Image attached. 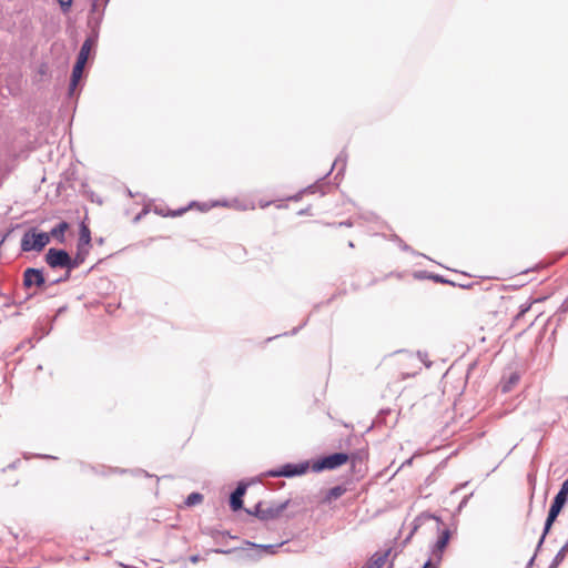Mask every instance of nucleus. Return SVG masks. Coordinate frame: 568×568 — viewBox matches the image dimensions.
<instances>
[{
    "instance_id": "f257e3e1",
    "label": "nucleus",
    "mask_w": 568,
    "mask_h": 568,
    "mask_svg": "<svg viewBox=\"0 0 568 568\" xmlns=\"http://www.w3.org/2000/svg\"><path fill=\"white\" fill-rule=\"evenodd\" d=\"M365 446L366 442L362 435L348 434L338 440L336 448L339 453H348L349 462L355 466L357 462L363 459Z\"/></svg>"
},
{
    "instance_id": "f03ea898",
    "label": "nucleus",
    "mask_w": 568,
    "mask_h": 568,
    "mask_svg": "<svg viewBox=\"0 0 568 568\" xmlns=\"http://www.w3.org/2000/svg\"><path fill=\"white\" fill-rule=\"evenodd\" d=\"M348 462V453L335 452L328 455L321 456L317 459H314L311 464V468L314 473H322L324 470L337 469Z\"/></svg>"
},
{
    "instance_id": "7ed1b4c3",
    "label": "nucleus",
    "mask_w": 568,
    "mask_h": 568,
    "mask_svg": "<svg viewBox=\"0 0 568 568\" xmlns=\"http://www.w3.org/2000/svg\"><path fill=\"white\" fill-rule=\"evenodd\" d=\"M44 260L51 268H64L68 271L77 268V263L74 261L72 263L69 253L62 248H49L45 253Z\"/></svg>"
},
{
    "instance_id": "20e7f679",
    "label": "nucleus",
    "mask_w": 568,
    "mask_h": 568,
    "mask_svg": "<svg viewBox=\"0 0 568 568\" xmlns=\"http://www.w3.org/2000/svg\"><path fill=\"white\" fill-rule=\"evenodd\" d=\"M567 501L568 499H566V497H562L561 495L557 494L555 495L544 525L541 537L537 544V549L541 548L546 536L549 534L554 523L556 521L557 517L559 516L560 511L562 510Z\"/></svg>"
},
{
    "instance_id": "39448f33",
    "label": "nucleus",
    "mask_w": 568,
    "mask_h": 568,
    "mask_svg": "<svg viewBox=\"0 0 568 568\" xmlns=\"http://www.w3.org/2000/svg\"><path fill=\"white\" fill-rule=\"evenodd\" d=\"M310 468L308 462L286 463L278 468L270 469L266 471V476L293 478L306 474Z\"/></svg>"
},
{
    "instance_id": "423d86ee",
    "label": "nucleus",
    "mask_w": 568,
    "mask_h": 568,
    "mask_svg": "<svg viewBox=\"0 0 568 568\" xmlns=\"http://www.w3.org/2000/svg\"><path fill=\"white\" fill-rule=\"evenodd\" d=\"M50 242V235L45 232L37 233L34 230L24 233L21 239V250L23 252H40Z\"/></svg>"
},
{
    "instance_id": "0eeeda50",
    "label": "nucleus",
    "mask_w": 568,
    "mask_h": 568,
    "mask_svg": "<svg viewBox=\"0 0 568 568\" xmlns=\"http://www.w3.org/2000/svg\"><path fill=\"white\" fill-rule=\"evenodd\" d=\"M247 547L244 548H234V549H212V552L215 554H231V552H237V556L242 560H250V561H257L260 560L263 555L258 548V544L246 541Z\"/></svg>"
},
{
    "instance_id": "6e6552de",
    "label": "nucleus",
    "mask_w": 568,
    "mask_h": 568,
    "mask_svg": "<svg viewBox=\"0 0 568 568\" xmlns=\"http://www.w3.org/2000/svg\"><path fill=\"white\" fill-rule=\"evenodd\" d=\"M288 505L290 499L282 503H266V505L263 506V521L277 519Z\"/></svg>"
},
{
    "instance_id": "1a4fd4ad",
    "label": "nucleus",
    "mask_w": 568,
    "mask_h": 568,
    "mask_svg": "<svg viewBox=\"0 0 568 568\" xmlns=\"http://www.w3.org/2000/svg\"><path fill=\"white\" fill-rule=\"evenodd\" d=\"M44 283L45 277L42 270L29 267L23 272V286L26 288H30L33 285L41 287Z\"/></svg>"
},
{
    "instance_id": "9d476101",
    "label": "nucleus",
    "mask_w": 568,
    "mask_h": 568,
    "mask_svg": "<svg viewBox=\"0 0 568 568\" xmlns=\"http://www.w3.org/2000/svg\"><path fill=\"white\" fill-rule=\"evenodd\" d=\"M247 489V484L245 481H239L235 489L230 495L229 505L233 511H239L244 509L243 507V496L245 495Z\"/></svg>"
},
{
    "instance_id": "9b49d317",
    "label": "nucleus",
    "mask_w": 568,
    "mask_h": 568,
    "mask_svg": "<svg viewBox=\"0 0 568 568\" xmlns=\"http://www.w3.org/2000/svg\"><path fill=\"white\" fill-rule=\"evenodd\" d=\"M452 532L448 528L442 530L440 536L434 544L432 548V552L435 557H437L438 561L442 560V554L448 546L449 539H450Z\"/></svg>"
},
{
    "instance_id": "f8f14e48",
    "label": "nucleus",
    "mask_w": 568,
    "mask_h": 568,
    "mask_svg": "<svg viewBox=\"0 0 568 568\" xmlns=\"http://www.w3.org/2000/svg\"><path fill=\"white\" fill-rule=\"evenodd\" d=\"M99 1L100 0H92L91 3V17L89 18V24L91 26V28L100 26L104 9L109 2V0H103L102 9L100 10Z\"/></svg>"
},
{
    "instance_id": "ddd939ff",
    "label": "nucleus",
    "mask_w": 568,
    "mask_h": 568,
    "mask_svg": "<svg viewBox=\"0 0 568 568\" xmlns=\"http://www.w3.org/2000/svg\"><path fill=\"white\" fill-rule=\"evenodd\" d=\"M429 520H436L438 525L443 524L442 521V518L434 515V514H430L428 511H424L422 514H419L413 521V529L410 531V534L407 536V538L405 539V542H407L413 534L419 528L422 527L425 523L429 521Z\"/></svg>"
},
{
    "instance_id": "4468645a",
    "label": "nucleus",
    "mask_w": 568,
    "mask_h": 568,
    "mask_svg": "<svg viewBox=\"0 0 568 568\" xmlns=\"http://www.w3.org/2000/svg\"><path fill=\"white\" fill-rule=\"evenodd\" d=\"M396 424L397 423V413L392 409L381 410L377 415L376 419L372 422L371 426H382L386 424Z\"/></svg>"
},
{
    "instance_id": "2eb2a0df",
    "label": "nucleus",
    "mask_w": 568,
    "mask_h": 568,
    "mask_svg": "<svg viewBox=\"0 0 568 568\" xmlns=\"http://www.w3.org/2000/svg\"><path fill=\"white\" fill-rule=\"evenodd\" d=\"M95 44V38L89 37L81 45V49L79 51L77 61L80 63L85 64L90 54V51L92 50L93 45Z\"/></svg>"
},
{
    "instance_id": "dca6fc26",
    "label": "nucleus",
    "mask_w": 568,
    "mask_h": 568,
    "mask_svg": "<svg viewBox=\"0 0 568 568\" xmlns=\"http://www.w3.org/2000/svg\"><path fill=\"white\" fill-rule=\"evenodd\" d=\"M84 65L85 64L80 63V62L77 61L74 67H73L72 74H71V81H70V87H69V94L70 95L73 94V92H74V90H75V88L78 85V82L82 78Z\"/></svg>"
},
{
    "instance_id": "f3484780",
    "label": "nucleus",
    "mask_w": 568,
    "mask_h": 568,
    "mask_svg": "<svg viewBox=\"0 0 568 568\" xmlns=\"http://www.w3.org/2000/svg\"><path fill=\"white\" fill-rule=\"evenodd\" d=\"M90 243H91L90 229L84 223H82L80 226V236H79L77 248H80V251L85 250V248L89 250Z\"/></svg>"
},
{
    "instance_id": "a211bd4d",
    "label": "nucleus",
    "mask_w": 568,
    "mask_h": 568,
    "mask_svg": "<svg viewBox=\"0 0 568 568\" xmlns=\"http://www.w3.org/2000/svg\"><path fill=\"white\" fill-rule=\"evenodd\" d=\"M69 229V224L65 221L60 222L57 224L50 233H48L50 236L54 237L59 243H64L65 236L64 233Z\"/></svg>"
},
{
    "instance_id": "6ab92c4d",
    "label": "nucleus",
    "mask_w": 568,
    "mask_h": 568,
    "mask_svg": "<svg viewBox=\"0 0 568 568\" xmlns=\"http://www.w3.org/2000/svg\"><path fill=\"white\" fill-rule=\"evenodd\" d=\"M346 487L344 485H336L329 488L324 497L325 503H332L333 500L338 499L346 493Z\"/></svg>"
},
{
    "instance_id": "aec40b11",
    "label": "nucleus",
    "mask_w": 568,
    "mask_h": 568,
    "mask_svg": "<svg viewBox=\"0 0 568 568\" xmlns=\"http://www.w3.org/2000/svg\"><path fill=\"white\" fill-rule=\"evenodd\" d=\"M520 374L518 372H513L509 374L507 378H505L501 383V392L508 393L513 389V387L519 382Z\"/></svg>"
},
{
    "instance_id": "412c9836",
    "label": "nucleus",
    "mask_w": 568,
    "mask_h": 568,
    "mask_svg": "<svg viewBox=\"0 0 568 568\" xmlns=\"http://www.w3.org/2000/svg\"><path fill=\"white\" fill-rule=\"evenodd\" d=\"M389 554L390 549H387L384 552H376L369 559V564L373 566V568H382L385 565Z\"/></svg>"
},
{
    "instance_id": "4be33fe9",
    "label": "nucleus",
    "mask_w": 568,
    "mask_h": 568,
    "mask_svg": "<svg viewBox=\"0 0 568 568\" xmlns=\"http://www.w3.org/2000/svg\"><path fill=\"white\" fill-rule=\"evenodd\" d=\"M567 552H568V540L560 548V550L556 554V556L554 557V559H552V561H551V564L549 565L548 568H558V566L565 559Z\"/></svg>"
},
{
    "instance_id": "5701e85b",
    "label": "nucleus",
    "mask_w": 568,
    "mask_h": 568,
    "mask_svg": "<svg viewBox=\"0 0 568 568\" xmlns=\"http://www.w3.org/2000/svg\"><path fill=\"white\" fill-rule=\"evenodd\" d=\"M266 503L263 500H260L255 504V506L252 509H244L248 515L256 517L258 520L263 521V506H265Z\"/></svg>"
},
{
    "instance_id": "b1692460",
    "label": "nucleus",
    "mask_w": 568,
    "mask_h": 568,
    "mask_svg": "<svg viewBox=\"0 0 568 568\" xmlns=\"http://www.w3.org/2000/svg\"><path fill=\"white\" fill-rule=\"evenodd\" d=\"M202 500H203V495H202V494H200V493L194 491V493H191V494L186 497V499H185V501H184V503H185V505H186L187 507H192V506H195V505H197V504L202 503Z\"/></svg>"
},
{
    "instance_id": "393cba45",
    "label": "nucleus",
    "mask_w": 568,
    "mask_h": 568,
    "mask_svg": "<svg viewBox=\"0 0 568 568\" xmlns=\"http://www.w3.org/2000/svg\"><path fill=\"white\" fill-rule=\"evenodd\" d=\"M113 471L114 473H119V474H124V473L130 471L133 476L152 477V475H150L146 470L140 469V468L132 469V470L122 469V468H114Z\"/></svg>"
},
{
    "instance_id": "a878e982",
    "label": "nucleus",
    "mask_w": 568,
    "mask_h": 568,
    "mask_svg": "<svg viewBox=\"0 0 568 568\" xmlns=\"http://www.w3.org/2000/svg\"><path fill=\"white\" fill-rule=\"evenodd\" d=\"M283 544H276V545H258V548L263 556L265 555H273L276 552V550L282 546Z\"/></svg>"
},
{
    "instance_id": "bb28decb",
    "label": "nucleus",
    "mask_w": 568,
    "mask_h": 568,
    "mask_svg": "<svg viewBox=\"0 0 568 568\" xmlns=\"http://www.w3.org/2000/svg\"><path fill=\"white\" fill-rule=\"evenodd\" d=\"M89 253V250H81L77 248V254L74 257H71V262L73 261L77 263V268L84 262L85 255Z\"/></svg>"
},
{
    "instance_id": "cd10ccee",
    "label": "nucleus",
    "mask_w": 568,
    "mask_h": 568,
    "mask_svg": "<svg viewBox=\"0 0 568 568\" xmlns=\"http://www.w3.org/2000/svg\"><path fill=\"white\" fill-rule=\"evenodd\" d=\"M346 160H347V154L345 151H342L338 156L335 159L333 165H332V170L337 166V165H341V171H344L345 166H346Z\"/></svg>"
},
{
    "instance_id": "c85d7f7f",
    "label": "nucleus",
    "mask_w": 568,
    "mask_h": 568,
    "mask_svg": "<svg viewBox=\"0 0 568 568\" xmlns=\"http://www.w3.org/2000/svg\"><path fill=\"white\" fill-rule=\"evenodd\" d=\"M72 1L73 0H58L60 7H61V10L63 12H68L72 6Z\"/></svg>"
},
{
    "instance_id": "c756f323",
    "label": "nucleus",
    "mask_w": 568,
    "mask_h": 568,
    "mask_svg": "<svg viewBox=\"0 0 568 568\" xmlns=\"http://www.w3.org/2000/svg\"><path fill=\"white\" fill-rule=\"evenodd\" d=\"M557 495H561L562 497H566V499H568V478L561 484V487Z\"/></svg>"
},
{
    "instance_id": "7c9ffc66",
    "label": "nucleus",
    "mask_w": 568,
    "mask_h": 568,
    "mask_svg": "<svg viewBox=\"0 0 568 568\" xmlns=\"http://www.w3.org/2000/svg\"><path fill=\"white\" fill-rule=\"evenodd\" d=\"M65 271H67V272H65V274H63V276H62V277H59V278L53 280V281L51 282V285H55V284H59V283H61V282H65V281H68V280L70 278V275H71V272H72V271H68V270H65Z\"/></svg>"
},
{
    "instance_id": "2f4dec72",
    "label": "nucleus",
    "mask_w": 568,
    "mask_h": 568,
    "mask_svg": "<svg viewBox=\"0 0 568 568\" xmlns=\"http://www.w3.org/2000/svg\"><path fill=\"white\" fill-rule=\"evenodd\" d=\"M471 496H473V493H470L469 495L465 496V497L462 499V501L459 503V505H458V507H457V509H456L458 513H459V511H462V509H463L464 507H466V505H467V503H468V500H469V498H470Z\"/></svg>"
},
{
    "instance_id": "473e14b6",
    "label": "nucleus",
    "mask_w": 568,
    "mask_h": 568,
    "mask_svg": "<svg viewBox=\"0 0 568 568\" xmlns=\"http://www.w3.org/2000/svg\"><path fill=\"white\" fill-rule=\"evenodd\" d=\"M221 530H217V529H213V528H207L205 530V534L210 535L212 538H216L217 536H221Z\"/></svg>"
},
{
    "instance_id": "72a5a7b5",
    "label": "nucleus",
    "mask_w": 568,
    "mask_h": 568,
    "mask_svg": "<svg viewBox=\"0 0 568 568\" xmlns=\"http://www.w3.org/2000/svg\"><path fill=\"white\" fill-rule=\"evenodd\" d=\"M438 562H439L438 560H437V562H433L432 559H428L424 564L423 568H437L438 567Z\"/></svg>"
},
{
    "instance_id": "f704fd0d",
    "label": "nucleus",
    "mask_w": 568,
    "mask_h": 568,
    "mask_svg": "<svg viewBox=\"0 0 568 568\" xmlns=\"http://www.w3.org/2000/svg\"><path fill=\"white\" fill-rule=\"evenodd\" d=\"M539 549L536 548V552L534 554V556L528 560L527 565H526V568H531L534 562H535V559H536V556H537V552H538Z\"/></svg>"
},
{
    "instance_id": "c9c22d12",
    "label": "nucleus",
    "mask_w": 568,
    "mask_h": 568,
    "mask_svg": "<svg viewBox=\"0 0 568 568\" xmlns=\"http://www.w3.org/2000/svg\"><path fill=\"white\" fill-rule=\"evenodd\" d=\"M200 560H201L200 555H192V556L190 557V561H191L192 564H196V562H199Z\"/></svg>"
},
{
    "instance_id": "e433bc0d",
    "label": "nucleus",
    "mask_w": 568,
    "mask_h": 568,
    "mask_svg": "<svg viewBox=\"0 0 568 568\" xmlns=\"http://www.w3.org/2000/svg\"><path fill=\"white\" fill-rule=\"evenodd\" d=\"M36 457H39V458H45V459H55L54 456H51V455H34Z\"/></svg>"
},
{
    "instance_id": "4c0bfd02",
    "label": "nucleus",
    "mask_w": 568,
    "mask_h": 568,
    "mask_svg": "<svg viewBox=\"0 0 568 568\" xmlns=\"http://www.w3.org/2000/svg\"><path fill=\"white\" fill-rule=\"evenodd\" d=\"M221 536H226V537L232 538V539L236 538L235 536L231 535L230 531H222Z\"/></svg>"
},
{
    "instance_id": "58836bf2",
    "label": "nucleus",
    "mask_w": 568,
    "mask_h": 568,
    "mask_svg": "<svg viewBox=\"0 0 568 568\" xmlns=\"http://www.w3.org/2000/svg\"><path fill=\"white\" fill-rule=\"evenodd\" d=\"M18 464H19V460H16V462L11 463V464L8 466V468H9V469H14V468H17Z\"/></svg>"
},
{
    "instance_id": "ea45409f",
    "label": "nucleus",
    "mask_w": 568,
    "mask_h": 568,
    "mask_svg": "<svg viewBox=\"0 0 568 568\" xmlns=\"http://www.w3.org/2000/svg\"><path fill=\"white\" fill-rule=\"evenodd\" d=\"M185 211H186V209H182V210L178 211L176 213H174V215H180V214H182Z\"/></svg>"
},
{
    "instance_id": "a19ab883",
    "label": "nucleus",
    "mask_w": 568,
    "mask_h": 568,
    "mask_svg": "<svg viewBox=\"0 0 568 568\" xmlns=\"http://www.w3.org/2000/svg\"><path fill=\"white\" fill-rule=\"evenodd\" d=\"M467 484H468V481L460 484L458 489L465 488L467 486Z\"/></svg>"
},
{
    "instance_id": "79ce46f5",
    "label": "nucleus",
    "mask_w": 568,
    "mask_h": 568,
    "mask_svg": "<svg viewBox=\"0 0 568 568\" xmlns=\"http://www.w3.org/2000/svg\"><path fill=\"white\" fill-rule=\"evenodd\" d=\"M412 460H413V458L407 459V460L404 463V465H410V464H412Z\"/></svg>"
},
{
    "instance_id": "37998d69",
    "label": "nucleus",
    "mask_w": 568,
    "mask_h": 568,
    "mask_svg": "<svg viewBox=\"0 0 568 568\" xmlns=\"http://www.w3.org/2000/svg\"><path fill=\"white\" fill-rule=\"evenodd\" d=\"M362 568H373V566H372V565L369 564V561H368V562H367L365 566H363Z\"/></svg>"
},
{
    "instance_id": "c03bdc74",
    "label": "nucleus",
    "mask_w": 568,
    "mask_h": 568,
    "mask_svg": "<svg viewBox=\"0 0 568 568\" xmlns=\"http://www.w3.org/2000/svg\"><path fill=\"white\" fill-rule=\"evenodd\" d=\"M214 205H222V206H225V205H226V203H225V202H223V203H221V202H216V203H214Z\"/></svg>"
},
{
    "instance_id": "a18cd8bd",
    "label": "nucleus",
    "mask_w": 568,
    "mask_h": 568,
    "mask_svg": "<svg viewBox=\"0 0 568 568\" xmlns=\"http://www.w3.org/2000/svg\"><path fill=\"white\" fill-rule=\"evenodd\" d=\"M268 204H270L268 202H266V203H265V202H262L261 207H265V206H267Z\"/></svg>"
},
{
    "instance_id": "49530a36",
    "label": "nucleus",
    "mask_w": 568,
    "mask_h": 568,
    "mask_svg": "<svg viewBox=\"0 0 568 568\" xmlns=\"http://www.w3.org/2000/svg\"><path fill=\"white\" fill-rule=\"evenodd\" d=\"M268 204H270L268 202H266V203H265V202H262L261 207H265V206H267Z\"/></svg>"
},
{
    "instance_id": "de8ad7c7",
    "label": "nucleus",
    "mask_w": 568,
    "mask_h": 568,
    "mask_svg": "<svg viewBox=\"0 0 568 568\" xmlns=\"http://www.w3.org/2000/svg\"><path fill=\"white\" fill-rule=\"evenodd\" d=\"M296 332H297V328H294V329L292 331V334H296Z\"/></svg>"
},
{
    "instance_id": "09e8293b",
    "label": "nucleus",
    "mask_w": 568,
    "mask_h": 568,
    "mask_svg": "<svg viewBox=\"0 0 568 568\" xmlns=\"http://www.w3.org/2000/svg\"><path fill=\"white\" fill-rule=\"evenodd\" d=\"M30 457H31V456H29V455L24 454V458H26V459H29Z\"/></svg>"
}]
</instances>
